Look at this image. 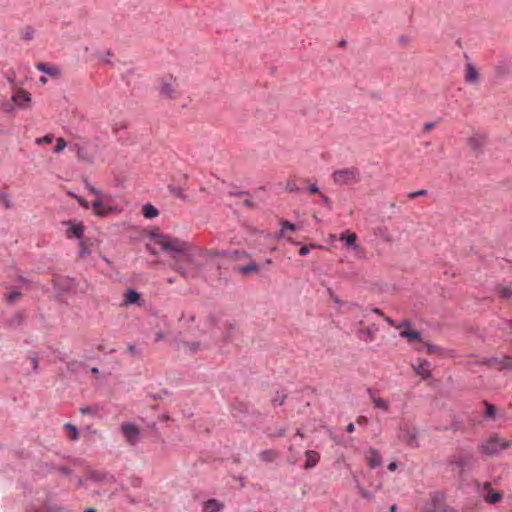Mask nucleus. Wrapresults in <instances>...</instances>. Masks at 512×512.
Wrapping results in <instances>:
<instances>
[{
  "mask_svg": "<svg viewBox=\"0 0 512 512\" xmlns=\"http://www.w3.org/2000/svg\"><path fill=\"white\" fill-rule=\"evenodd\" d=\"M310 249H318V248H321L320 245H317V244H311L310 246Z\"/></svg>",
  "mask_w": 512,
  "mask_h": 512,
  "instance_id": "nucleus-64",
  "label": "nucleus"
},
{
  "mask_svg": "<svg viewBox=\"0 0 512 512\" xmlns=\"http://www.w3.org/2000/svg\"><path fill=\"white\" fill-rule=\"evenodd\" d=\"M64 430L66 431L67 433V437L72 440V441H76L78 440L79 438V431H78V428L71 424V423H67L64 425Z\"/></svg>",
  "mask_w": 512,
  "mask_h": 512,
  "instance_id": "nucleus-23",
  "label": "nucleus"
},
{
  "mask_svg": "<svg viewBox=\"0 0 512 512\" xmlns=\"http://www.w3.org/2000/svg\"><path fill=\"white\" fill-rule=\"evenodd\" d=\"M140 294L136 292L135 290H127L124 295V302L123 305L128 306L135 304L139 301Z\"/></svg>",
  "mask_w": 512,
  "mask_h": 512,
  "instance_id": "nucleus-20",
  "label": "nucleus"
},
{
  "mask_svg": "<svg viewBox=\"0 0 512 512\" xmlns=\"http://www.w3.org/2000/svg\"><path fill=\"white\" fill-rule=\"evenodd\" d=\"M365 459H366L367 465L371 469H375L382 464L381 454L378 450H376L374 448H370L369 450H367V452L365 453Z\"/></svg>",
  "mask_w": 512,
  "mask_h": 512,
  "instance_id": "nucleus-9",
  "label": "nucleus"
},
{
  "mask_svg": "<svg viewBox=\"0 0 512 512\" xmlns=\"http://www.w3.org/2000/svg\"><path fill=\"white\" fill-rule=\"evenodd\" d=\"M359 493L365 499H369L370 498V493L367 492L365 489H363L361 487L359 488Z\"/></svg>",
  "mask_w": 512,
  "mask_h": 512,
  "instance_id": "nucleus-53",
  "label": "nucleus"
},
{
  "mask_svg": "<svg viewBox=\"0 0 512 512\" xmlns=\"http://www.w3.org/2000/svg\"><path fill=\"white\" fill-rule=\"evenodd\" d=\"M143 216L147 219L155 218L159 215V211L151 204H145L142 208Z\"/></svg>",
  "mask_w": 512,
  "mask_h": 512,
  "instance_id": "nucleus-24",
  "label": "nucleus"
},
{
  "mask_svg": "<svg viewBox=\"0 0 512 512\" xmlns=\"http://www.w3.org/2000/svg\"><path fill=\"white\" fill-rule=\"evenodd\" d=\"M512 369V356H505L501 359V370Z\"/></svg>",
  "mask_w": 512,
  "mask_h": 512,
  "instance_id": "nucleus-37",
  "label": "nucleus"
},
{
  "mask_svg": "<svg viewBox=\"0 0 512 512\" xmlns=\"http://www.w3.org/2000/svg\"><path fill=\"white\" fill-rule=\"evenodd\" d=\"M320 196H321V198H322V200H323L325 205H327V206L331 205V200H330V198L327 195H325L323 193H320Z\"/></svg>",
  "mask_w": 512,
  "mask_h": 512,
  "instance_id": "nucleus-51",
  "label": "nucleus"
},
{
  "mask_svg": "<svg viewBox=\"0 0 512 512\" xmlns=\"http://www.w3.org/2000/svg\"><path fill=\"white\" fill-rule=\"evenodd\" d=\"M427 193L426 190L422 189V190H418V191H415V192H411L409 193V198L411 199H414V198H417V197H420V196H423Z\"/></svg>",
  "mask_w": 512,
  "mask_h": 512,
  "instance_id": "nucleus-43",
  "label": "nucleus"
},
{
  "mask_svg": "<svg viewBox=\"0 0 512 512\" xmlns=\"http://www.w3.org/2000/svg\"><path fill=\"white\" fill-rule=\"evenodd\" d=\"M53 140V136L52 135H45L41 138H37L36 139V143L37 144H50Z\"/></svg>",
  "mask_w": 512,
  "mask_h": 512,
  "instance_id": "nucleus-42",
  "label": "nucleus"
},
{
  "mask_svg": "<svg viewBox=\"0 0 512 512\" xmlns=\"http://www.w3.org/2000/svg\"><path fill=\"white\" fill-rule=\"evenodd\" d=\"M512 445L509 441L500 442L498 435H492L486 442H484L480 449L481 452L487 455H494L501 449H507Z\"/></svg>",
  "mask_w": 512,
  "mask_h": 512,
  "instance_id": "nucleus-6",
  "label": "nucleus"
},
{
  "mask_svg": "<svg viewBox=\"0 0 512 512\" xmlns=\"http://www.w3.org/2000/svg\"><path fill=\"white\" fill-rule=\"evenodd\" d=\"M85 188L93 195L96 196V198H101V191L90 185L88 181H85Z\"/></svg>",
  "mask_w": 512,
  "mask_h": 512,
  "instance_id": "nucleus-40",
  "label": "nucleus"
},
{
  "mask_svg": "<svg viewBox=\"0 0 512 512\" xmlns=\"http://www.w3.org/2000/svg\"><path fill=\"white\" fill-rule=\"evenodd\" d=\"M84 233V226L81 223H70V228L67 231V237H76L81 239Z\"/></svg>",
  "mask_w": 512,
  "mask_h": 512,
  "instance_id": "nucleus-18",
  "label": "nucleus"
},
{
  "mask_svg": "<svg viewBox=\"0 0 512 512\" xmlns=\"http://www.w3.org/2000/svg\"><path fill=\"white\" fill-rule=\"evenodd\" d=\"M435 126V123L433 122H427L425 125H424V131L425 132H428L430 130H432Z\"/></svg>",
  "mask_w": 512,
  "mask_h": 512,
  "instance_id": "nucleus-54",
  "label": "nucleus"
},
{
  "mask_svg": "<svg viewBox=\"0 0 512 512\" xmlns=\"http://www.w3.org/2000/svg\"><path fill=\"white\" fill-rule=\"evenodd\" d=\"M201 344L199 342H186L182 344L184 351L196 352L200 349Z\"/></svg>",
  "mask_w": 512,
  "mask_h": 512,
  "instance_id": "nucleus-29",
  "label": "nucleus"
},
{
  "mask_svg": "<svg viewBox=\"0 0 512 512\" xmlns=\"http://www.w3.org/2000/svg\"><path fill=\"white\" fill-rule=\"evenodd\" d=\"M13 102L20 107H26L31 102L30 94L25 90H18L12 96Z\"/></svg>",
  "mask_w": 512,
  "mask_h": 512,
  "instance_id": "nucleus-12",
  "label": "nucleus"
},
{
  "mask_svg": "<svg viewBox=\"0 0 512 512\" xmlns=\"http://www.w3.org/2000/svg\"><path fill=\"white\" fill-rule=\"evenodd\" d=\"M426 366H427V362L424 361V362L420 363L417 367H414L415 372L418 375H420L422 377V379H427L428 377H430V371Z\"/></svg>",
  "mask_w": 512,
  "mask_h": 512,
  "instance_id": "nucleus-26",
  "label": "nucleus"
},
{
  "mask_svg": "<svg viewBox=\"0 0 512 512\" xmlns=\"http://www.w3.org/2000/svg\"><path fill=\"white\" fill-rule=\"evenodd\" d=\"M150 237L155 245L171 254L174 261L172 268L183 278L188 279L200 274L202 264L198 257L203 255L201 248L181 238L160 233L158 229L152 231Z\"/></svg>",
  "mask_w": 512,
  "mask_h": 512,
  "instance_id": "nucleus-1",
  "label": "nucleus"
},
{
  "mask_svg": "<svg viewBox=\"0 0 512 512\" xmlns=\"http://www.w3.org/2000/svg\"><path fill=\"white\" fill-rule=\"evenodd\" d=\"M388 469L390 471H395L397 469V463L396 462H391L389 465H388Z\"/></svg>",
  "mask_w": 512,
  "mask_h": 512,
  "instance_id": "nucleus-58",
  "label": "nucleus"
},
{
  "mask_svg": "<svg viewBox=\"0 0 512 512\" xmlns=\"http://www.w3.org/2000/svg\"><path fill=\"white\" fill-rule=\"evenodd\" d=\"M480 495H481V497L484 498V500L487 503H490V504H495V503L499 502L503 497L502 493L494 491L491 483H489V482H485L483 484V486L480 490Z\"/></svg>",
  "mask_w": 512,
  "mask_h": 512,
  "instance_id": "nucleus-8",
  "label": "nucleus"
},
{
  "mask_svg": "<svg viewBox=\"0 0 512 512\" xmlns=\"http://www.w3.org/2000/svg\"><path fill=\"white\" fill-rule=\"evenodd\" d=\"M478 80L479 74L477 69L471 63H467L465 69V81L470 84H477Z\"/></svg>",
  "mask_w": 512,
  "mask_h": 512,
  "instance_id": "nucleus-14",
  "label": "nucleus"
},
{
  "mask_svg": "<svg viewBox=\"0 0 512 512\" xmlns=\"http://www.w3.org/2000/svg\"><path fill=\"white\" fill-rule=\"evenodd\" d=\"M486 144V136L481 133H474L467 139V145L470 149L477 151Z\"/></svg>",
  "mask_w": 512,
  "mask_h": 512,
  "instance_id": "nucleus-10",
  "label": "nucleus"
},
{
  "mask_svg": "<svg viewBox=\"0 0 512 512\" xmlns=\"http://www.w3.org/2000/svg\"><path fill=\"white\" fill-rule=\"evenodd\" d=\"M120 432L128 444L136 445L138 443L140 438V429L138 426L130 422H123L120 426Z\"/></svg>",
  "mask_w": 512,
  "mask_h": 512,
  "instance_id": "nucleus-7",
  "label": "nucleus"
},
{
  "mask_svg": "<svg viewBox=\"0 0 512 512\" xmlns=\"http://www.w3.org/2000/svg\"><path fill=\"white\" fill-rule=\"evenodd\" d=\"M79 257H85L89 253V245L86 241H80Z\"/></svg>",
  "mask_w": 512,
  "mask_h": 512,
  "instance_id": "nucleus-38",
  "label": "nucleus"
},
{
  "mask_svg": "<svg viewBox=\"0 0 512 512\" xmlns=\"http://www.w3.org/2000/svg\"><path fill=\"white\" fill-rule=\"evenodd\" d=\"M482 363L486 364L489 367L501 370V359H498V358L485 359Z\"/></svg>",
  "mask_w": 512,
  "mask_h": 512,
  "instance_id": "nucleus-31",
  "label": "nucleus"
},
{
  "mask_svg": "<svg viewBox=\"0 0 512 512\" xmlns=\"http://www.w3.org/2000/svg\"><path fill=\"white\" fill-rule=\"evenodd\" d=\"M417 437H418V431L417 428L406 422L403 421L399 425V433L398 438L406 443L410 447H416L417 446Z\"/></svg>",
  "mask_w": 512,
  "mask_h": 512,
  "instance_id": "nucleus-5",
  "label": "nucleus"
},
{
  "mask_svg": "<svg viewBox=\"0 0 512 512\" xmlns=\"http://www.w3.org/2000/svg\"><path fill=\"white\" fill-rule=\"evenodd\" d=\"M259 456L263 461L271 462L276 458L277 453L274 450H266L261 452Z\"/></svg>",
  "mask_w": 512,
  "mask_h": 512,
  "instance_id": "nucleus-28",
  "label": "nucleus"
},
{
  "mask_svg": "<svg viewBox=\"0 0 512 512\" xmlns=\"http://www.w3.org/2000/svg\"><path fill=\"white\" fill-rule=\"evenodd\" d=\"M498 291L501 297L510 298L512 296V284L508 287H500Z\"/></svg>",
  "mask_w": 512,
  "mask_h": 512,
  "instance_id": "nucleus-35",
  "label": "nucleus"
},
{
  "mask_svg": "<svg viewBox=\"0 0 512 512\" xmlns=\"http://www.w3.org/2000/svg\"><path fill=\"white\" fill-rule=\"evenodd\" d=\"M157 90L161 97L167 99H176L181 95L179 82L172 75L160 77L157 80Z\"/></svg>",
  "mask_w": 512,
  "mask_h": 512,
  "instance_id": "nucleus-3",
  "label": "nucleus"
},
{
  "mask_svg": "<svg viewBox=\"0 0 512 512\" xmlns=\"http://www.w3.org/2000/svg\"><path fill=\"white\" fill-rule=\"evenodd\" d=\"M69 195H71L73 198H75L77 200V202L80 204V206L83 207L84 209L89 208V204H88L87 200L84 199L82 196H79V195H76L73 193H69Z\"/></svg>",
  "mask_w": 512,
  "mask_h": 512,
  "instance_id": "nucleus-39",
  "label": "nucleus"
},
{
  "mask_svg": "<svg viewBox=\"0 0 512 512\" xmlns=\"http://www.w3.org/2000/svg\"><path fill=\"white\" fill-rule=\"evenodd\" d=\"M444 494L442 492L436 491L430 493L428 498L425 500L423 505L420 507V512H442L445 508L449 506H445L443 504Z\"/></svg>",
  "mask_w": 512,
  "mask_h": 512,
  "instance_id": "nucleus-4",
  "label": "nucleus"
},
{
  "mask_svg": "<svg viewBox=\"0 0 512 512\" xmlns=\"http://www.w3.org/2000/svg\"><path fill=\"white\" fill-rule=\"evenodd\" d=\"M92 208H93V213L96 216H105V215H107L110 212V208L106 207L103 204L101 198H96L92 202Z\"/></svg>",
  "mask_w": 512,
  "mask_h": 512,
  "instance_id": "nucleus-17",
  "label": "nucleus"
},
{
  "mask_svg": "<svg viewBox=\"0 0 512 512\" xmlns=\"http://www.w3.org/2000/svg\"><path fill=\"white\" fill-rule=\"evenodd\" d=\"M35 29L31 25H26L20 30V39L31 41L35 36Z\"/></svg>",
  "mask_w": 512,
  "mask_h": 512,
  "instance_id": "nucleus-21",
  "label": "nucleus"
},
{
  "mask_svg": "<svg viewBox=\"0 0 512 512\" xmlns=\"http://www.w3.org/2000/svg\"><path fill=\"white\" fill-rule=\"evenodd\" d=\"M328 294H329V296H330L331 300H332L334 303H336V304H341V303H342V301L340 300V298H339L338 296H336L330 288L328 289Z\"/></svg>",
  "mask_w": 512,
  "mask_h": 512,
  "instance_id": "nucleus-44",
  "label": "nucleus"
},
{
  "mask_svg": "<svg viewBox=\"0 0 512 512\" xmlns=\"http://www.w3.org/2000/svg\"><path fill=\"white\" fill-rule=\"evenodd\" d=\"M484 406L486 407L485 416L487 418L494 419L496 413L495 407L487 401L484 402Z\"/></svg>",
  "mask_w": 512,
  "mask_h": 512,
  "instance_id": "nucleus-33",
  "label": "nucleus"
},
{
  "mask_svg": "<svg viewBox=\"0 0 512 512\" xmlns=\"http://www.w3.org/2000/svg\"><path fill=\"white\" fill-rule=\"evenodd\" d=\"M347 432L352 433L355 430V426L353 423H349L346 427Z\"/></svg>",
  "mask_w": 512,
  "mask_h": 512,
  "instance_id": "nucleus-59",
  "label": "nucleus"
},
{
  "mask_svg": "<svg viewBox=\"0 0 512 512\" xmlns=\"http://www.w3.org/2000/svg\"><path fill=\"white\" fill-rule=\"evenodd\" d=\"M2 203L4 204V206L9 209L11 208L12 204H11V201L10 199L7 197V196H2Z\"/></svg>",
  "mask_w": 512,
  "mask_h": 512,
  "instance_id": "nucleus-48",
  "label": "nucleus"
},
{
  "mask_svg": "<svg viewBox=\"0 0 512 512\" xmlns=\"http://www.w3.org/2000/svg\"><path fill=\"white\" fill-rule=\"evenodd\" d=\"M22 296L21 292L19 291H13L9 294H6L5 299L6 302L9 304L14 303L16 300H18Z\"/></svg>",
  "mask_w": 512,
  "mask_h": 512,
  "instance_id": "nucleus-34",
  "label": "nucleus"
},
{
  "mask_svg": "<svg viewBox=\"0 0 512 512\" xmlns=\"http://www.w3.org/2000/svg\"><path fill=\"white\" fill-rule=\"evenodd\" d=\"M73 149L75 150L78 159L83 160V161L90 160V158L86 155L84 148L82 146H80L79 144L74 145Z\"/></svg>",
  "mask_w": 512,
  "mask_h": 512,
  "instance_id": "nucleus-30",
  "label": "nucleus"
},
{
  "mask_svg": "<svg viewBox=\"0 0 512 512\" xmlns=\"http://www.w3.org/2000/svg\"><path fill=\"white\" fill-rule=\"evenodd\" d=\"M370 399L373 403L374 408L380 409L384 412H388L390 410V403L388 400L378 397L370 392Z\"/></svg>",
  "mask_w": 512,
  "mask_h": 512,
  "instance_id": "nucleus-15",
  "label": "nucleus"
},
{
  "mask_svg": "<svg viewBox=\"0 0 512 512\" xmlns=\"http://www.w3.org/2000/svg\"><path fill=\"white\" fill-rule=\"evenodd\" d=\"M25 320V315L22 312H17L13 315V317L9 321V325L11 327H16L21 325Z\"/></svg>",
  "mask_w": 512,
  "mask_h": 512,
  "instance_id": "nucleus-27",
  "label": "nucleus"
},
{
  "mask_svg": "<svg viewBox=\"0 0 512 512\" xmlns=\"http://www.w3.org/2000/svg\"><path fill=\"white\" fill-rule=\"evenodd\" d=\"M361 332L366 336L365 340H367V341H373L374 340L375 332L371 328L366 327Z\"/></svg>",
  "mask_w": 512,
  "mask_h": 512,
  "instance_id": "nucleus-41",
  "label": "nucleus"
},
{
  "mask_svg": "<svg viewBox=\"0 0 512 512\" xmlns=\"http://www.w3.org/2000/svg\"><path fill=\"white\" fill-rule=\"evenodd\" d=\"M308 191L309 193L311 194H316V193H320L319 192V188L316 184H311L309 187H308Z\"/></svg>",
  "mask_w": 512,
  "mask_h": 512,
  "instance_id": "nucleus-47",
  "label": "nucleus"
},
{
  "mask_svg": "<svg viewBox=\"0 0 512 512\" xmlns=\"http://www.w3.org/2000/svg\"><path fill=\"white\" fill-rule=\"evenodd\" d=\"M285 395H282L280 398H274L272 400L274 406H281L284 403Z\"/></svg>",
  "mask_w": 512,
  "mask_h": 512,
  "instance_id": "nucleus-45",
  "label": "nucleus"
},
{
  "mask_svg": "<svg viewBox=\"0 0 512 512\" xmlns=\"http://www.w3.org/2000/svg\"><path fill=\"white\" fill-rule=\"evenodd\" d=\"M356 422L360 425H366L367 422H368V419L367 417L365 416H359L357 419H356Z\"/></svg>",
  "mask_w": 512,
  "mask_h": 512,
  "instance_id": "nucleus-50",
  "label": "nucleus"
},
{
  "mask_svg": "<svg viewBox=\"0 0 512 512\" xmlns=\"http://www.w3.org/2000/svg\"><path fill=\"white\" fill-rule=\"evenodd\" d=\"M331 178L337 186H353L361 182V172L357 167H347L335 170Z\"/></svg>",
  "mask_w": 512,
  "mask_h": 512,
  "instance_id": "nucleus-2",
  "label": "nucleus"
},
{
  "mask_svg": "<svg viewBox=\"0 0 512 512\" xmlns=\"http://www.w3.org/2000/svg\"><path fill=\"white\" fill-rule=\"evenodd\" d=\"M56 142L57 143H56V146L54 148V152L55 153H60V152H62L66 148L67 143H66V141L63 138H57Z\"/></svg>",
  "mask_w": 512,
  "mask_h": 512,
  "instance_id": "nucleus-36",
  "label": "nucleus"
},
{
  "mask_svg": "<svg viewBox=\"0 0 512 512\" xmlns=\"http://www.w3.org/2000/svg\"><path fill=\"white\" fill-rule=\"evenodd\" d=\"M339 240L345 242V246L352 247L353 249L357 250L359 246L357 245V235L354 232L345 231L340 234Z\"/></svg>",
  "mask_w": 512,
  "mask_h": 512,
  "instance_id": "nucleus-13",
  "label": "nucleus"
},
{
  "mask_svg": "<svg viewBox=\"0 0 512 512\" xmlns=\"http://www.w3.org/2000/svg\"><path fill=\"white\" fill-rule=\"evenodd\" d=\"M287 241H288V242H290V243H291V244H293V245H298V244H299V242L294 241V240H293V239H291V238H287Z\"/></svg>",
  "mask_w": 512,
  "mask_h": 512,
  "instance_id": "nucleus-63",
  "label": "nucleus"
},
{
  "mask_svg": "<svg viewBox=\"0 0 512 512\" xmlns=\"http://www.w3.org/2000/svg\"><path fill=\"white\" fill-rule=\"evenodd\" d=\"M410 326V323L408 321H403L402 323L400 324H396L395 328L396 329H401V328H408Z\"/></svg>",
  "mask_w": 512,
  "mask_h": 512,
  "instance_id": "nucleus-56",
  "label": "nucleus"
},
{
  "mask_svg": "<svg viewBox=\"0 0 512 512\" xmlns=\"http://www.w3.org/2000/svg\"><path fill=\"white\" fill-rule=\"evenodd\" d=\"M236 270L241 274V275H249L250 273L252 272H258L259 268H258V265L254 262V261H251L248 265L246 266H240V267H237Z\"/></svg>",
  "mask_w": 512,
  "mask_h": 512,
  "instance_id": "nucleus-25",
  "label": "nucleus"
},
{
  "mask_svg": "<svg viewBox=\"0 0 512 512\" xmlns=\"http://www.w3.org/2000/svg\"><path fill=\"white\" fill-rule=\"evenodd\" d=\"M427 351L429 354H434L439 351V347L431 345V344H427Z\"/></svg>",
  "mask_w": 512,
  "mask_h": 512,
  "instance_id": "nucleus-46",
  "label": "nucleus"
},
{
  "mask_svg": "<svg viewBox=\"0 0 512 512\" xmlns=\"http://www.w3.org/2000/svg\"><path fill=\"white\" fill-rule=\"evenodd\" d=\"M31 364L33 366V369L36 371L38 369V365H39V361L37 358H32L31 359Z\"/></svg>",
  "mask_w": 512,
  "mask_h": 512,
  "instance_id": "nucleus-57",
  "label": "nucleus"
},
{
  "mask_svg": "<svg viewBox=\"0 0 512 512\" xmlns=\"http://www.w3.org/2000/svg\"><path fill=\"white\" fill-rule=\"evenodd\" d=\"M81 414H92L94 413V410L91 407H83L80 408Z\"/></svg>",
  "mask_w": 512,
  "mask_h": 512,
  "instance_id": "nucleus-52",
  "label": "nucleus"
},
{
  "mask_svg": "<svg viewBox=\"0 0 512 512\" xmlns=\"http://www.w3.org/2000/svg\"><path fill=\"white\" fill-rule=\"evenodd\" d=\"M310 251V247L308 246H302L299 250V255L306 256Z\"/></svg>",
  "mask_w": 512,
  "mask_h": 512,
  "instance_id": "nucleus-49",
  "label": "nucleus"
},
{
  "mask_svg": "<svg viewBox=\"0 0 512 512\" xmlns=\"http://www.w3.org/2000/svg\"><path fill=\"white\" fill-rule=\"evenodd\" d=\"M397 509V505L394 504L390 507V512H397Z\"/></svg>",
  "mask_w": 512,
  "mask_h": 512,
  "instance_id": "nucleus-61",
  "label": "nucleus"
},
{
  "mask_svg": "<svg viewBox=\"0 0 512 512\" xmlns=\"http://www.w3.org/2000/svg\"><path fill=\"white\" fill-rule=\"evenodd\" d=\"M36 67L39 71L44 72L52 77H58L60 75L59 68L55 66H50L47 63H38Z\"/></svg>",
  "mask_w": 512,
  "mask_h": 512,
  "instance_id": "nucleus-19",
  "label": "nucleus"
},
{
  "mask_svg": "<svg viewBox=\"0 0 512 512\" xmlns=\"http://www.w3.org/2000/svg\"><path fill=\"white\" fill-rule=\"evenodd\" d=\"M225 508L223 502L217 499H208L202 505V512H222Z\"/></svg>",
  "mask_w": 512,
  "mask_h": 512,
  "instance_id": "nucleus-11",
  "label": "nucleus"
},
{
  "mask_svg": "<svg viewBox=\"0 0 512 512\" xmlns=\"http://www.w3.org/2000/svg\"><path fill=\"white\" fill-rule=\"evenodd\" d=\"M286 230L295 231L296 230V226L293 223L289 222V221H283L282 222V228H281L280 233H279V237H284Z\"/></svg>",
  "mask_w": 512,
  "mask_h": 512,
  "instance_id": "nucleus-32",
  "label": "nucleus"
},
{
  "mask_svg": "<svg viewBox=\"0 0 512 512\" xmlns=\"http://www.w3.org/2000/svg\"><path fill=\"white\" fill-rule=\"evenodd\" d=\"M305 456H306V462L304 465L305 469H311V468L315 467L320 459L319 453H317L316 451H313V450L306 451Z\"/></svg>",
  "mask_w": 512,
  "mask_h": 512,
  "instance_id": "nucleus-16",
  "label": "nucleus"
},
{
  "mask_svg": "<svg viewBox=\"0 0 512 512\" xmlns=\"http://www.w3.org/2000/svg\"><path fill=\"white\" fill-rule=\"evenodd\" d=\"M372 312H373V313H375V314L380 315L381 317H383V315H384V314L382 313V311H381L380 309H378V308H374V309L372 310Z\"/></svg>",
  "mask_w": 512,
  "mask_h": 512,
  "instance_id": "nucleus-60",
  "label": "nucleus"
},
{
  "mask_svg": "<svg viewBox=\"0 0 512 512\" xmlns=\"http://www.w3.org/2000/svg\"><path fill=\"white\" fill-rule=\"evenodd\" d=\"M402 338L407 339L409 342L421 341V334L414 330H403L400 332Z\"/></svg>",
  "mask_w": 512,
  "mask_h": 512,
  "instance_id": "nucleus-22",
  "label": "nucleus"
},
{
  "mask_svg": "<svg viewBox=\"0 0 512 512\" xmlns=\"http://www.w3.org/2000/svg\"><path fill=\"white\" fill-rule=\"evenodd\" d=\"M383 319L392 327H395L396 326V323L394 322V320H392L390 317L386 316L385 314L383 315Z\"/></svg>",
  "mask_w": 512,
  "mask_h": 512,
  "instance_id": "nucleus-55",
  "label": "nucleus"
},
{
  "mask_svg": "<svg viewBox=\"0 0 512 512\" xmlns=\"http://www.w3.org/2000/svg\"><path fill=\"white\" fill-rule=\"evenodd\" d=\"M39 81L42 83V84H46L47 83V78L42 76L40 77Z\"/></svg>",
  "mask_w": 512,
  "mask_h": 512,
  "instance_id": "nucleus-62",
  "label": "nucleus"
}]
</instances>
